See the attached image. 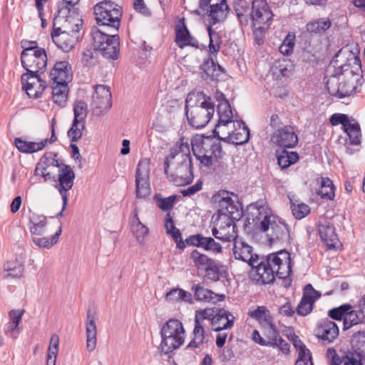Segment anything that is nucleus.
<instances>
[{
    "label": "nucleus",
    "instance_id": "nucleus-3",
    "mask_svg": "<svg viewBox=\"0 0 365 365\" xmlns=\"http://www.w3.org/2000/svg\"><path fill=\"white\" fill-rule=\"evenodd\" d=\"M250 270L252 280L263 284L272 283L275 277L285 279L290 275V254L284 250L274 252L256 262Z\"/></svg>",
    "mask_w": 365,
    "mask_h": 365
},
{
    "label": "nucleus",
    "instance_id": "nucleus-20",
    "mask_svg": "<svg viewBox=\"0 0 365 365\" xmlns=\"http://www.w3.org/2000/svg\"><path fill=\"white\" fill-rule=\"evenodd\" d=\"M185 243L197 247L213 254H220L222 251V246L211 237H205L202 234L190 235L185 240Z\"/></svg>",
    "mask_w": 365,
    "mask_h": 365
},
{
    "label": "nucleus",
    "instance_id": "nucleus-36",
    "mask_svg": "<svg viewBox=\"0 0 365 365\" xmlns=\"http://www.w3.org/2000/svg\"><path fill=\"white\" fill-rule=\"evenodd\" d=\"M48 143V139H44L41 142H30L23 140L20 138L14 139V145L16 148L24 153H33L43 150Z\"/></svg>",
    "mask_w": 365,
    "mask_h": 365
},
{
    "label": "nucleus",
    "instance_id": "nucleus-56",
    "mask_svg": "<svg viewBox=\"0 0 365 365\" xmlns=\"http://www.w3.org/2000/svg\"><path fill=\"white\" fill-rule=\"evenodd\" d=\"M86 128V123L73 121L71 128L68 131V136L72 142L78 141L83 135V130Z\"/></svg>",
    "mask_w": 365,
    "mask_h": 365
},
{
    "label": "nucleus",
    "instance_id": "nucleus-32",
    "mask_svg": "<svg viewBox=\"0 0 365 365\" xmlns=\"http://www.w3.org/2000/svg\"><path fill=\"white\" fill-rule=\"evenodd\" d=\"M86 348L89 351H93L96 346L97 342V327L96 324V317L91 310L87 312L86 322Z\"/></svg>",
    "mask_w": 365,
    "mask_h": 365
},
{
    "label": "nucleus",
    "instance_id": "nucleus-11",
    "mask_svg": "<svg viewBox=\"0 0 365 365\" xmlns=\"http://www.w3.org/2000/svg\"><path fill=\"white\" fill-rule=\"evenodd\" d=\"M82 24L83 19L78 9L68 6H58L57 14L55 15L53 21V27L78 34Z\"/></svg>",
    "mask_w": 365,
    "mask_h": 365
},
{
    "label": "nucleus",
    "instance_id": "nucleus-23",
    "mask_svg": "<svg viewBox=\"0 0 365 365\" xmlns=\"http://www.w3.org/2000/svg\"><path fill=\"white\" fill-rule=\"evenodd\" d=\"M318 232L321 240L325 243L328 249L334 248L339 242V238L335 231L334 225L327 220L319 221Z\"/></svg>",
    "mask_w": 365,
    "mask_h": 365
},
{
    "label": "nucleus",
    "instance_id": "nucleus-35",
    "mask_svg": "<svg viewBox=\"0 0 365 365\" xmlns=\"http://www.w3.org/2000/svg\"><path fill=\"white\" fill-rule=\"evenodd\" d=\"M248 315L256 319L262 329L275 324L269 310L264 306H259L256 309L250 311Z\"/></svg>",
    "mask_w": 365,
    "mask_h": 365
},
{
    "label": "nucleus",
    "instance_id": "nucleus-59",
    "mask_svg": "<svg viewBox=\"0 0 365 365\" xmlns=\"http://www.w3.org/2000/svg\"><path fill=\"white\" fill-rule=\"evenodd\" d=\"M351 309L350 304H346L339 307L334 308L329 311V317L336 320H344V315L346 314L347 312Z\"/></svg>",
    "mask_w": 365,
    "mask_h": 365
},
{
    "label": "nucleus",
    "instance_id": "nucleus-30",
    "mask_svg": "<svg viewBox=\"0 0 365 365\" xmlns=\"http://www.w3.org/2000/svg\"><path fill=\"white\" fill-rule=\"evenodd\" d=\"M180 158V159L191 160L190 146L187 143H180L173 147L169 155H168L164 161V172L168 173V168H170V163L171 160H176Z\"/></svg>",
    "mask_w": 365,
    "mask_h": 365
},
{
    "label": "nucleus",
    "instance_id": "nucleus-48",
    "mask_svg": "<svg viewBox=\"0 0 365 365\" xmlns=\"http://www.w3.org/2000/svg\"><path fill=\"white\" fill-rule=\"evenodd\" d=\"M190 259L194 263V266L197 269L205 270L209 264H210L214 259L209 257L207 255L200 252L197 250H194L190 254Z\"/></svg>",
    "mask_w": 365,
    "mask_h": 365
},
{
    "label": "nucleus",
    "instance_id": "nucleus-34",
    "mask_svg": "<svg viewBox=\"0 0 365 365\" xmlns=\"http://www.w3.org/2000/svg\"><path fill=\"white\" fill-rule=\"evenodd\" d=\"M192 290L194 292L195 299L199 302L216 303L225 298L224 295L219 296L199 284H193Z\"/></svg>",
    "mask_w": 365,
    "mask_h": 365
},
{
    "label": "nucleus",
    "instance_id": "nucleus-31",
    "mask_svg": "<svg viewBox=\"0 0 365 365\" xmlns=\"http://www.w3.org/2000/svg\"><path fill=\"white\" fill-rule=\"evenodd\" d=\"M237 120H218L214 129V137L220 140L227 141L235 132Z\"/></svg>",
    "mask_w": 365,
    "mask_h": 365
},
{
    "label": "nucleus",
    "instance_id": "nucleus-5",
    "mask_svg": "<svg viewBox=\"0 0 365 365\" xmlns=\"http://www.w3.org/2000/svg\"><path fill=\"white\" fill-rule=\"evenodd\" d=\"M192 149L196 158L207 168L215 164L223 155L220 142L212 136L196 138L192 143Z\"/></svg>",
    "mask_w": 365,
    "mask_h": 365
},
{
    "label": "nucleus",
    "instance_id": "nucleus-39",
    "mask_svg": "<svg viewBox=\"0 0 365 365\" xmlns=\"http://www.w3.org/2000/svg\"><path fill=\"white\" fill-rule=\"evenodd\" d=\"M234 9L241 25L247 26L250 21V4L245 0H234Z\"/></svg>",
    "mask_w": 365,
    "mask_h": 365
},
{
    "label": "nucleus",
    "instance_id": "nucleus-4",
    "mask_svg": "<svg viewBox=\"0 0 365 365\" xmlns=\"http://www.w3.org/2000/svg\"><path fill=\"white\" fill-rule=\"evenodd\" d=\"M215 112L210 98L200 93H190L185 101V114L189 124L196 129L205 127Z\"/></svg>",
    "mask_w": 365,
    "mask_h": 365
},
{
    "label": "nucleus",
    "instance_id": "nucleus-61",
    "mask_svg": "<svg viewBox=\"0 0 365 365\" xmlns=\"http://www.w3.org/2000/svg\"><path fill=\"white\" fill-rule=\"evenodd\" d=\"M313 306L314 304L312 302H309L306 298L302 297L296 312L300 316H306L312 311Z\"/></svg>",
    "mask_w": 365,
    "mask_h": 365
},
{
    "label": "nucleus",
    "instance_id": "nucleus-44",
    "mask_svg": "<svg viewBox=\"0 0 365 365\" xmlns=\"http://www.w3.org/2000/svg\"><path fill=\"white\" fill-rule=\"evenodd\" d=\"M207 33L210 37L209 52L210 56H217L222 44V38L220 34L212 29L210 25L207 26Z\"/></svg>",
    "mask_w": 365,
    "mask_h": 365
},
{
    "label": "nucleus",
    "instance_id": "nucleus-26",
    "mask_svg": "<svg viewBox=\"0 0 365 365\" xmlns=\"http://www.w3.org/2000/svg\"><path fill=\"white\" fill-rule=\"evenodd\" d=\"M207 310L201 311L199 314L195 315V327L192 331L193 338L187 344V348H199L205 343V330L202 322L200 321L199 316L202 317V320L207 319Z\"/></svg>",
    "mask_w": 365,
    "mask_h": 365
},
{
    "label": "nucleus",
    "instance_id": "nucleus-45",
    "mask_svg": "<svg viewBox=\"0 0 365 365\" xmlns=\"http://www.w3.org/2000/svg\"><path fill=\"white\" fill-rule=\"evenodd\" d=\"M277 158L278 165L282 169H285L295 163L299 158V155L296 152H289L284 149L277 153Z\"/></svg>",
    "mask_w": 365,
    "mask_h": 365
},
{
    "label": "nucleus",
    "instance_id": "nucleus-57",
    "mask_svg": "<svg viewBox=\"0 0 365 365\" xmlns=\"http://www.w3.org/2000/svg\"><path fill=\"white\" fill-rule=\"evenodd\" d=\"M98 51L96 49L87 48L83 53L81 57L82 63L85 66H93L97 62Z\"/></svg>",
    "mask_w": 365,
    "mask_h": 365
},
{
    "label": "nucleus",
    "instance_id": "nucleus-13",
    "mask_svg": "<svg viewBox=\"0 0 365 365\" xmlns=\"http://www.w3.org/2000/svg\"><path fill=\"white\" fill-rule=\"evenodd\" d=\"M47 54L45 49L22 51L21 62L22 66L27 71L26 73L36 74L43 73L47 66Z\"/></svg>",
    "mask_w": 365,
    "mask_h": 365
},
{
    "label": "nucleus",
    "instance_id": "nucleus-10",
    "mask_svg": "<svg viewBox=\"0 0 365 365\" xmlns=\"http://www.w3.org/2000/svg\"><path fill=\"white\" fill-rule=\"evenodd\" d=\"M269 125L274 130L271 140L278 146L284 148H294L298 143V137L294 128L289 125H284L277 114L270 117Z\"/></svg>",
    "mask_w": 365,
    "mask_h": 365
},
{
    "label": "nucleus",
    "instance_id": "nucleus-12",
    "mask_svg": "<svg viewBox=\"0 0 365 365\" xmlns=\"http://www.w3.org/2000/svg\"><path fill=\"white\" fill-rule=\"evenodd\" d=\"M170 166L172 167V172L165 173L170 182H172L176 186H182L188 185L192 182L193 173L191 160L178 159L171 160Z\"/></svg>",
    "mask_w": 365,
    "mask_h": 365
},
{
    "label": "nucleus",
    "instance_id": "nucleus-6",
    "mask_svg": "<svg viewBox=\"0 0 365 365\" xmlns=\"http://www.w3.org/2000/svg\"><path fill=\"white\" fill-rule=\"evenodd\" d=\"M161 352L167 354L178 349L185 341V329L178 319H169L160 330Z\"/></svg>",
    "mask_w": 365,
    "mask_h": 365
},
{
    "label": "nucleus",
    "instance_id": "nucleus-40",
    "mask_svg": "<svg viewBox=\"0 0 365 365\" xmlns=\"http://www.w3.org/2000/svg\"><path fill=\"white\" fill-rule=\"evenodd\" d=\"M31 223L30 232L36 235H41L45 232L47 220L46 216L36 213H31L29 217Z\"/></svg>",
    "mask_w": 365,
    "mask_h": 365
},
{
    "label": "nucleus",
    "instance_id": "nucleus-42",
    "mask_svg": "<svg viewBox=\"0 0 365 365\" xmlns=\"http://www.w3.org/2000/svg\"><path fill=\"white\" fill-rule=\"evenodd\" d=\"M351 344L354 349L352 352L360 354L365 359V331H355L351 339Z\"/></svg>",
    "mask_w": 365,
    "mask_h": 365
},
{
    "label": "nucleus",
    "instance_id": "nucleus-8",
    "mask_svg": "<svg viewBox=\"0 0 365 365\" xmlns=\"http://www.w3.org/2000/svg\"><path fill=\"white\" fill-rule=\"evenodd\" d=\"M259 227L262 232H267L271 244L290 242V231L288 225L276 215L266 213L260 222Z\"/></svg>",
    "mask_w": 365,
    "mask_h": 365
},
{
    "label": "nucleus",
    "instance_id": "nucleus-28",
    "mask_svg": "<svg viewBox=\"0 0 365 365\" xmlns=\"http://www.w3.org/2000/svg\"><path fill=\"white\" fill-rule=\"evenodd\" d=\"M201 78L207 81H215L223 72L222 67L215 64L214 59L210 56L203 62L200 67Z\"/></svg>",
    "mask_w": 365,
    "mask_h": 365
},
{
    "label": "nucleus",
    "instance_id": "nucleus-7",
    "mask_svg": "<svg viewBox=\"0 0 365 365\" xmlns=\"http://www.w3.org/2000/svg\"><path fill=\"white\" fill-rule=\"evenodd\" d=\"M93 11L96 21L101 29L118 31L122 16L119 6L110 1H103L97 4Z\"/></svg>",
    "mask_w": 365,
    "mask_h": 365
},
{
    "label": "nucleus",
    "instance_id": "nucleus-38",
    "mask_svg": "<svg viewBox=\"0 0 365 365\" xmlns=\"http://www.w3.org/2000/svg\"><path fill=\"white\" fill-rule=\"evenodd\" d=\"M250 138V130L248 127L242 120H237L235 132L230 136L228 142L236 145H242L248 141Z\"/></svg>",
    "mask_w": 365,
    "mask_h": 365
},
{
    "label": "nucleus",
    "instance_id": "nucleus-55",
    "mask_svg": "<svg viewBox=\"0 0 365 365\" xmlns=\"http://www.w3.org/2000/svg\"><path fill=\"white\" fill-rule=\"evenodd\" d=\"M264 335L268 339L267 342H271V345H267L269 347H275L277 341L281 337L279 331L277 329L276 324H274L262 329Z\"/></svg>",
    "mask_w": 365,
    "mask_h": 365
},
{
    "label": "nucleus",
    "instance_id": "nucleus-33",
    "mask_svg": "<svg viewBox=\"0 0 365 365\" xmlns=\"http://www.w3.org/2000/svg\"><path fill=\"white\" fill-rule=\"evenodd\" d=\"M130 224L131 232L136 240L140 244H143L145 237H147L149 233V229L140 222L138 216L136 208L133 212V215L130 219Z\"/></svg>",
    "mask_w": 365,
    "mask_h": 365
},
{
    "label": "nucleus",
    "instance_id": "nucleus-25",
    "mask_svg": "<svg viewBox=\"0 0 365 365\" xmlns=\"http://www.w3.org/2000/svg\"><path fill=\"white\" fill-rule=\"evenodd\" d=\"M175 42L180 48L190 46L195 48L198 47L197 40L192 36L185 25V19H179L175 27Z\"/></svg>",
    "mask_w": 365,
    "mask_h": 365
},
{
    "label": "nucleus",
    "instance_id": "nucleus-47",
    "mask_svg": "<svg viewBox=\"0 0 365 365\" xmlns=\"http://www.w3.org/2000/svg\"><path fill=\"white\" fill-rule=\"evenodd\" d=\"M331 25V21L329 19H320L308 22L306 29L311 34H322L328 30Z\"/></svg>",
    "mask_w": 365,
    "mask_h": 365
},
{
    "label": "nucleus",
    "instance_id": "nucleus-41",
    "mask_svg": "<svg viewBox=\"0 0 365 365\" xmlns=\"http://www.w3.org/2000/svg\"><path fill=\"white\" fill-rule=\"evenodd\" d=\"M359 324H365V315L359 308L356 310L351 309L344 315V329H350Z\"/></svg>",
    "mask_w": 365,
    "mask_h": 365
},
{
    "label": "nucleus",
    "instance_id": "nucleus-64",
    "mask_svg": "<svg viewBox=\"0 0 365 365\" xmlns=\"http://www.w3.org/2000/svg\"><path fill=\"white\" fill-rule=\"evenodd\" d=\"M293 346L298 351V356L304 355L305 354H311L310 351L307 349L306 346L303 344L302 340L297 336H294L292 339Z\"/></svg>",
    "mask_w": 365,
    "mask_h": 365
},
{
    "label": "nucleus",
    "instance_id": "nucleus-24",
    "mask_svg": "<svg viewBox=\"0 0 365 365\" xmlns=\"http://www.w3.org/2000/svg\"><path fill=\"white\" fill-rule=\"evenodd\" d=\"M49 76L53 82L68 83L73 78L71 66L66 61L56 62L51 69Z\"/></svg>",
    "mask_w": 365,
    "mask_h": 365
},
{
    "label": "nucleus",
    "instance_id": "nucleus-58",
    "mask_svg": "<svg viewBox=\"0 0 365 365\" xmlns=\"http://www.w3.org/2000/svg\"><path fill=\"white\" fill-rule=\"evenodd\" d=\"M157 202L158 207L163 211H170L174 206L177 197L176 195H170L168 197H161L160 195L159 197L156 195Z\"/></svg>",
    "mask_w": 365,
    "mask_h": 365
},
{
    "label": "nucleus",
    "instance_id": "nucleus-14",
    "mask_svg": "<svg viewBox=\"0 0 365 365\" xmlns=\"http://www.w3.org/2000/svg\"><path fill=\"white\" fill-rule=\"evenodd\" d=\"M274 14L269 9L266 0H252V12L250 14L253 26L258 29H264L269 27Z\"/></svg>",
    "mask_w": 365,
    "mask_h": 365
},
{
    "label": "nucleus",
    "instance_id": "nucleus-19",
    "mask_svg": "<svg viewBox=\"0 0 365 365\" xmlns=\"http://www.w3.org/2000/svg\"><path fill=\"white\" fill-rule=\"evenodd\" d=\"M233 243L232 254L235 259L247 262L249 266H253L259 261V255L253 253V248L241 239L236 238Z\"/></svg>",
    "mask_w": 365,
    "mask_h": 365
},
{
    "label": "nucleus",
    "instance_id": "nucleus-63",
    "mask_svg": "<svg viewBox=\"0 0 365 365\" xmlns=\"http://www.w3.org/2000/svg\"><path fill=\"white\" fill-rule=\"evenodd\" d=\"M330 123L332 125H337L341 124L344 129L351 123L349 120V117L346 114L342 113H334L330 117Z\"/></svg>",
    "mask_w": 365,
    "mask_h": 365
},
{
    "label": "nucleus",
    "instance_id": "nucleus-9",
    "mask_svg": "<svg viewBox=\"0 0 365 365\" xmlns=\"http://www.w3.org/2000/svg\"><path fill=\"white\" fill-rule=\"evenodd\" d=\"M115 31L98 29L93 34V45L102 56L108 59L115 60L120 51L119 36L114 34Z\"/></svg>",
    "mask_w": 365,
    "mask_h": 365
},
{
    "label": "nucleus",
    "instance_id": "nucleus-21",
    "mask_svg": "<svg viewBox=\"0 0 365 365\" xmlns=\"http://www.w3.org/2000/svg\"><path fill=\"white\" fill-rule=\"evenodd\" d=\"M51 38L58 48L64 52H68L73 49L78 41V34L65 30H58L57 27H53Z\"/></svg>",
    "mask_w": 365,
    "mask_h": 365
},
{
    "label": "nucleus",
    "instance_id": "nucleus-37",
    "mask_svg": "<svg viewBox=\"0 0 365 365\" xmlns=\"http://www.w3.org/2000/svg\"><path fill=\"white\" fill-rule=\"evenodd\" d=\"M204 271L207 279L212 282L220 281L228 276L226 266L216 263L215 260Z\"/></svg>",
    "mask_w": 365,
    "mask_h": 365
},
{
    "label": "nucleus",
    "instance_id": "nucleus-15",
    "mask_svg": "<svg viewBox=\"0 0 365 365\" xmlns=\"http://www.w3.org/2000/svg\"><path fill=\"white\" fill-rule=\"evenodd\" d=\"M150 159H141L135 174V193L138 198H145L150 193Z\"/></svg>",
    "mask_w": 365,
    "mask_h": 365
},
{
    "label": "nucleus",
    "instance_id": "nucleus-43",
    "mask_svg": "<svg viewBox=\"0 0 365 365\" xmlns=\"http://www.w3.org/2000/svg\"><path fill=\"white\" fill-rule=\"evenodd\" d=\"M335 187L332 181L328 178L322 177L320 178V187L318 190V195L322 198L332 200L334 197Z\"/></svg>",
    "mask_w": 365,
    "mask_h": 365
},
{
    "label": "nucleus",
    "instance_id": "nucleus-52",
    "mask_svg": "<svg viewBox=\"0 0 365 365\" xmlns=\"http://www.w3.org/2000/svg\"><path fill=\"white\" fill-rule=\"evenodd\" d=\"M56 154L49 152L46 153L41 158L39 163L37 164L35 172L37 173L39 170H46L50 165L59 167L60 165L57 160L55 159Z\"/></svg>",
    "mask_w": 365,
    "mask_h": 365
},
{
    "label": "nucleus",
    "instance_id": "nucleus-49",
    "mask_svg": "<svg viewBox=\"0 0 365 365\" xmlns=\"http://www.w3.org/2000/svg\"><path fill=\"white\" fill-rule=\"evenodd\" d=\"M344 130L349 136L351 145H360L361 133L360 125L358 123L351 122Z\"/></svg>",
    "mask_w": 365,
    "mask_h": 365
},
{
    "label": "nucleus",
    "instance_id": "nucleus-27",
    "mask_svg": "<svg viewBox=\"0 0 365 365\" xmlns=\"http://www.w3.org/2000/svg\"><path fill=\"white\" fill-rule=\"evenodd\" d=\"M207 16L208 25L210 26L221 23L225 20L230 11L227 4H220V5L208 9L201 10Z\"/></svg>",
    "mask_w": 365,
    "mask_h": 365
},
{
    "label": "nucleus",
    "instance_id": "nucleus-18",
    "mask_svg": "<svg viewBox=\"0 0 365 365\" xmlns=\"http://www.w3.org/2000/svg\"><path fill=\"white\" fill-rule=\"evenodd\" d=\"M21 83L23 88L31 98H39L47 86L46 81L42 80L38 73L22 74Z\"/></svg>",
    "mask_w": 365,
    "mask_h": 365
},
{
    "label": "nucleus",
    "instance_id": "nucleus-16",
    "mask_svg": "<svg viewBox=\"0 0 365 365\" xmlns=\"http://www.w3.org/2000/svg\"><path fill=\"white\" fill-rule=\"evenodd\" d=\"M75 177V173L70 166L63 165L59 168L58 175V183L55 185V187L61 195L63 205L61 211L57 214L58 217L63 215V211L67 207L68 202V191L72 188Z\"/></svg>",
    "mask_w": 365,
    "mask_h": 365
},
{
    "label": "nucleus",
    "instance_id": "nucleus-2",
    "mask_svg": "<svg viewBox=\"0 0 365 365\" xmlns=\"http://www.w3.org/2000/svg\"><path fill=\"white\" fill-rule=\"evenodd\" d=\"M215 202L218 203V210L212 217V235L222 242H229L237 238L235 231V223L242 217L241 205L233 199L228 192L214 195Z\"/></svg>",
    "mask_w": 365,
    "mask_h": 365
},
{
    "label": "nucleus",
    "instance_id": "nucleus-50",
    "mask_svg": "<svg viewBox=\"0 0 365 365\" xmlns=\"http://www.w3.org/2000/svg\"><path fill=\"white\" fill-rule=\"evenodd\" d=\"M61 231H62L61 225H60L58 227V230L50 238H47V237L34 238L33 242L36 245L38 246L39 247L50 248L53 245L57 243L59 236L61 234Z\"/></svg>",
    "mask_w": 365,
    "mask_h": 365
},
{
    "label": "nucleus",
    "instance_id": "nucleus-17",
    "mask_svg": "<svg viewBox=\"0 0 365 365\" xmlns=\"http://www.w3.org/2000/svg\"><path fill=\"white\" fill-rule=\"evenodd\" d=\"M111 106V93L109 87L104 85L96 86L91 103L93 111L96 114H101L108 110Z\"/></svg>",
    "mask_w": 365,
    "mask_h": 365
},
{
    "label": "nucleus",
    "instance_id": "nucleus-53",
    "mask_svg": "<svg viewBox=\"0 0 365 365\" xmlns=\"http://www.w3.org/2000/svg\"><path fill=\"white\" fill-rule=\"evenodd\" d=\"M218 120H233V114L231 106L227 100L220 101L217 105Z\"/></svg>",
    "mask_w": 365,
    "mask_h": 365
},
{
    "label": "nucleus",
    "instance_id": "nucleus-54",
    "mask_svg": "<svg viewBox=\"0 0 365 365\" xmlns=\"http://www.w3.org/2000/svg\"><path fill=\"white\" fill-rule=\"evenodd\" d=\"M290 202L292 215L296 219L301 220L310 212V208L307 205L303 202H294L292 199Z\"/></svg>",
    "mask_w": 365,
    "mask_h": 365
},
{
    "label": "nucleus",
    "instance_id": "nucleus-62",
    "mask_svg": "<svg viewBox=\"0 0 365 365\" xmlns=\"http://www.w3.org/2000/svg\"><path fill=\"white\" fill-rule=\"evenodd\" d=\"M321 297V293L315 290L312 284H308L305 286L303 292V298H306L309 302L313 304L314 302Z\"/></svg>",
    "mask_w": 365,
    "mask_h": 365
},
{
    "label": "nucleus",
    "instance_id": "nucleus-60",
    "mask_svg": "<svg viewBox=\"0 0 365 365\" xmlns=\"http://www.w3.org/2000/svg\"><path fill=\"white\" fill-rule=\"evenodd\" d=\"M364 359L360 354L348 351L343 356V365H362L361 361Z\"/></svg>",
    "mask_w": 365,
    "mask_h": 365
},
{
    "label": "nucleus",
    "instance_id": "nucleus-46",
    "mask_svg": "<svg viewBox=\"0 0 365 365\" xmlns=\"http://www.w3.org/2000/svg\"><path fill=\"white\" fill-rule=\"evenodd\" d=\"M24 269V266L19 262H7L4 268V278H19L23 275Z\"/></svg>",
    "mask_w": 365,
    "mask_h": 365
},
{
    "label": "nucleus",
    "instance_id": "nucleus-22",
    "mask_svg": "<svg viewBox=\"0 0 365 365\" xmlns=\"http://www.w3.org/2000/svg\"><path fill=\"white\" fill-rule=\"evenodd\" d=\"M316 336L326 344L331 343L339 335V327L332 321H322L315 329Z\"/></svg>",
    "mask_w": 365,
    "mask_h": 365
},
{
    "label": "nucleus",
    "instance_id": "nucleus-29",
    "mask_svg": "<svg viewBox=\"0 0 365 365\" xmlns=\"http://www.w3.org/2000/svg\"><path fill=\"white\" fill-rule=\"evenodd\" d=\"M234 319L235 317L228 311L220 309L212 318V329L215 331L230 329L233 326Z\"/></svg>",
    "mask_w": 365,
    "mask_h": 365
},
{
    "label": "nucleus",
    "instance_id": "nucleus-51",
    "mask_svg": "<svg viewBox=\"0 0 365 365\" xmlns=\"http://www.w3.org/2000/svg\"><path fill=\"white\" fill-rule=\"evenodd\" d=\"M74 119L73 121L86 123L88 115V106L84 101H76L73 105Z\"/></svg>",
    "mask_w": 365,
    "mask_h": 365
},
{
    "label": "nucleus",
    "instance_id": "nucleus-1",
    "mask_svg": "<svg viewBox=\"0 0 365 365\" xmlns=\"http://www.w3.org/2000/svg\"><path fill=\"white\" fill-rule=\"evenodd\" d=\"M360 58L349 50H339L327 70L329 93L339 98L356 94L362 84Z\"/></svg>",
    "mask_w": 365,
    "mask_h": 365
}]
</instances>
